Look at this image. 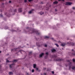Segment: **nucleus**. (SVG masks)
Listing matches in <instances>:
<instances>
[{
	"label": "nucleus",
	"instance_id": "34",
	"mask_svg": "<svg viewBox=\"0 0 75 75\" xmlns=\"http://www.w3.org/2000/svg\"><path fill=\"white\" fill-rule=\"evenodd\" d=\"M24 2H25V3H26V2H27V0H25Z\"/></svg>",
	"mask_w": 75,
	"mask_h": 75
},
{
	"label": "nucleus",
	"instance_id": "2",
	"mask_svg": "<svg viewBox=\"0 0 75 75\" xmlns=\"http://www.w3.org/2000/svg\"><path fill=\"white\" fill-rule=\"evenodd\" d=\"M67 62H68L69 63V69H71V68L73 70H75V66H72V62H70L69 60H67Z\"/></svg>",
	"mask_w": 75,
	"mask_h": 75
},
{
	"label": "nucleus",
	"instance_id": "52",
	"mask_svg": "<svg viewBox=\"0 0 75 75\" xmlns=\"http://www.w3.org/2000/svg\"><path fill=\"white\" fill-rule=\"evenodd\" d=\"M25 33H26V32L25 31Z\"/></svg>",
	"mask_w": 75,
	"mask_h": 75
},
{
	"label": "nucleus",
	"instance_id": "6",
	"mask_svg": "<svg viewBox=\"0 0 75 75\" xmlns=\"http://www.w3.org/2000/svg\"><path fill=\"white\" fill-rule=\"evenodd\" d=\"M33 68H36V70H37V71H38V69L36 67V64H33Z\"/></svg>",
	"mask_w": 75,
	"mask_h": 75
},
{
	"label": "nucleus",
	"instance_id": "20",
	"mask_svg": "<svg viewBox=\"0 0 75 75\" xmlns=\"http://www.w3.org/2000/svg\"><path fill=\"white\" fill-rule=\"evenodd\" d=\"M19 52H20L21 53V54L22 53V52H23V50H20Z\"/></svg>",
	"mask_w": 75,
	"mask_h": 75
},
{
	"label": "nucleus",
	"instance_id": "47",
	"mask_svg": "<svg viewBox=\"0 0 75 75\" xmlns=\"http://www.w3.org/2000/svg\"><path fill=\"white\" fill-rule=\"evenodd\" d=\"M62 50H64V49H63V48H62Z\"/></svg>",
	"mask_w": 75,
	"mask_h": 75
},
{
	"label": "nucleus",
	"instance_id": "15",
	"mask_svg": "<svg viewBox=\"0 0 75 75\" xmlns=\"http://www.w3.org/2000/svg\"><path fill=\"white\" fill-rule=\"evenodd\" d=\"M13 72H9V75H13Z\"/></svg>",
	"mask_w": 75,
	"mask_h": 75
},
{
	"label": "nucleus",
	"instance_id": "14",
	"mask_svg": "<svg viewBox=\"0 0 75 75\" xmlns=\"http://www.w3.org/2000/svg\"><path fill=\"white\" fill-rule=\"evenodd\" d=\"M56 51V50H55L54 49H53L52 50V52H55Z\"/></svg>",
	"mask_w": 75,
	"mask_h": 75
},
{
	"label": "nucleus",
	"instance_id": "29",
	"mask_svg": "<svg viewBox=\"0 0 75 75\" xmlns=\"http://www.w3.org/2000/svg\"><path fill=\"white\" fill-rule=\"evenodd\" d=\"M55 45H56L57 47H58V44H55Z\"/></svg>",
	"mask_w": 75,
	"mask_h": 75
},
{
	"label": "nucleus",
	"instance_id": "10",
	"mask_svg": "<svg viewBox=\"0 0 75 75\" xmlns=\"http://www.w3.org/2000/svg\"><path fill=\"white\" fill-rule=\"evenodd\" d=\"M65 45H66V44L64 43H62L61 44V45H62V46L63 47H64V46H65Z\"/></svg>",
	"mask_w": 75,
	"mask_h": 75
},
{
	"label": "nucleus",
	"instance_id": "30",
	"mask_svg": "<svg viewBox=\"0 0 75 75\" xmlns=\"http://www.w3.org/2000/svg\"><path fill=\"white\" fill-rule=\"evenodd\" d=\"M16 11H17V9H15L14 10V12H16Z\"/></svg>",
	"mask_w": 75,
	"mask_h": 75
},
{
	"label": "nucleus",
	"instance_id": "22",
	"mask_svg": "<svg viewBox=\"0 0 75 75\" xmlns=\"http://www.w3.org/2000/svg\"><path fill=\"white\" fill-rule=\"evenodd\" d=\"M72 61H73V62H75V59H72Z\"/></svg>",
	"mask_w": 75,
	"mask_h": 75
},
{
	"label": "nucleus",
	"instance_id": "9",
	"mask_svg": "<svg viewBox=\"0 0 75 75\" xmlns=\"http://www.w3.org/2000/svg\"><path fill=\"white\" fill-rule=\"evenodd\" d=\"M18 50H19V49L18 48H15L14 49H12L11 51H17Z\"/></svg>",
	"mask_w": 75,
	"mask_h": 75
},
{
	"label": "nucleus",
	"instance_id": "45",
	"mask_svg": "<svg viewBox=\"0 0 75 75\" xmlns=\"http://www.w3.org/2000/svg\"><path fill=\"white\" fill-rule=\"evenodd\" d=\"M45 74V75H46V73H45V74Z\"/></svg>",
	"mask_w": 75,
	"mask_h": 75
},
{
	"label": "nucleus",
	"instance_id": "40",
	"mask_svg": "<svg viewBox=\"0 0 75 75\" xmlns=\"http://www.w3.org/2000/svg\"><path fill=\"white\" fill-rule=\"evenodd\" d=\"M2 11L1 10H0V12H1Z\"/></svg>",
	"mask_w": 75,
	"mask_h": 75
},
{
	"label": "nucleus",
	"instance_id": "18",
	"mask_svg": "<svg viewBox=\"0 0 75 75\" xmlns=\"http://www.w3.org/2000/svg\"><path fill=\"white\" fill-rule=\"evenodd\" d=\"M58 3V1H55L53 2V4H57Z\"/></svg>",
	"mask_w": 75,
	"mask_h": 75
},
{
	"label": "nucleus",
	"instance_id": "38",
	"mask_svg": "<svg viewBox=\"0 0 75 75\" xmlns=\"http://www.w3.org/2000/svg\"><path fill=\"white\" fill-rule=\"evenodd\" d=\"M15 30H13V29H12V31H14Z\"/></svg>",
	"mask_w": 75,
	"mask_h": 75
},
{
	"label": "nucleus",
	"instance_id": "37",
	"mask_svg": "<svg viewBox=\"0 0 75 75\" xmlns=\"http://www.w3.org/2000/svg\"><path fill=\"white\" fill-rule=\"evenodd\" d=\"M67 44H68L70 45V44H71V43H69V42H68L67 43Z\"/></svg>",
	"mask_w": 75,
	"mask_h": 75
},
{
	"label": "nucleus",
	"instance_id": "26",
	"mask_svg": "<svg viewBox=\"0 0 75 75\" xmlns=\"http://www.w3.org/2000/svg\"><path fill=\"white\" fill-rule=\"evenodd\" d=\"M44 47H47V44H45V45H44Z\"/></svg>",
	"mask_w": 75,
	"mask_h": 75
},
{
	"label": "nucleus",
	"instance_id": "25",
	"mask_svg": "<svg viewBox=\"0 0 75 75\" xmlns=\"http://www.w3.org/2000/svg\"><path fill=\"white\" fill-rule=\"evenodd\" d=\"M32 72H34V69H33L32 70Z\"/></svg>",
	"mask_w": 75,
	"mask_h": 75
},
{
	"label": "nucleus",
	"instance_id": "7",
	"mask_svg": "<svg viewBox=\"0 0 75 75\" xmlns=\"http://www.w3.org/2000/svg\"><path fill=\"white\" fill-rule=\"evenodd\" d=\"M34 10V9H32L31 11H29L28 13L29 14H31V13H33V11Z\"/></svg>",
	"mask_w": 75,
	"mask_h": 75
},
{
	"label": "nucleus",
	"instance_id": "36",
	"mask_svg": "<svg viewBox=\"0 0 75 75\" xmlns=\"http://www.w3.org/2000/svg\"><path fill=\"white\" fill-rule=\"evenodd\" d=\"M33 0H28L29 1H33Z\"/></svg>",
	"mask_w": 75,
	"mask_h": 75
},
{
	"label": "nucleus",
	"instance_id": "32",
	"mask_svg": "<svg viewBox=\"0 0 75 75\" xmlns=\"http://www.w3.org/2000/svg\"><path fill=\"white\" fill-rule=\"evenodd\" d=\"M35 40H39V39H37V38H35Z\"/></svg>",
	"mask_w": 75,
	"mask_h": 75
},
{
	"label": "nucleus",
	"instance_id": "43",
	"mask_svg": "<svg viewBox=\"0 0 75 75\" xmlns=\"http://www.w3.org/2000/svg\"><path fill=\"white\" fill-rule=\"evenodd\" d=\"M55 11H57V9H55Z\"/></svg>",
	"mask_w": 75,
	"mask_h": 75
},
{
	"label": "nucleus",
	"instance_id": "46",
	"mask_svg": "<svg viewBox=\"0 0 75 75\" xmlns=\"http://www.w3.org/2000/svg\"><path fill=\"white\" fill-rule=\"evenodd\" d=\"M46 69L45 68H44V69Z\"/></svg>",
	"mask_w": 75,
	"mask_h": 75
},
{
	"label": "nucleus",
	"instance_id": "8",
	"mask_svg": "<svg viewBox=\"0 0 75 75\" xmlns=\"http://www.w3.org/2000/svg\"><path fill=\"white\" fill-rule=\"evenodd\" d=\"M18 11L19 13H21L22 12V8H20L18 9Z\"/></svg>",
	"mask_w": 75,
	"mask_h": 75
},
{
	"label": "nucleus",
	"instance_id": "44",
	"mask_svg": "<svg viewBox=\"0 0 75 75\" xmlns=\"http://www.w3.org/2000/svg\"><path fill=\"white\" fill-rule=\"evenodd\" d=\"M5 15H7V13H5Z\"/></svg>",
	"mask_w": 75,
	"mask_h": 75
},
{
	"label": "nucleus",
	"instance_id": "24",
	"mask_svg": "<svg viewBox=\"0 0 75 75\" xmlns=\"http://www.w3.org/2000/svg\"><path fill=\"white\" fill-rule=\"evenodd\" d=\"M6 62H10L7 60V59H6Z\"/></svg>",
	"mask_w": 75,
	"mask_h": 75
},
{
	"label": "nucleus",
	"instance_id": "4",
	"mask_svg": "<svg viewBox=\"0 0 75 75\" xmlns=\"http://www.w3.org/2000/svg\"><path fill=\"white\" fill-rule=\"evenodd\" d=\"M71 54L73 55H75V51L74 50H71Z\"/></svg>",
	"mask_w": 75,
	"mask_h": 75
},
{
	"label": "nucleus",
	"instance_id": "39",
	"mask_svg": "<svg viewBox=\"0 0 75 75\" xmlns=\"http://www.w3.org/2000/svg\"><path fill=\"white\" fill-rule=\"evenodd\" d=\"M41 4H43V3H42V2H41V3H40Z\"/></svg>",
	"mask_w": 75,
	"mask_h": 75
},
{
	"label": "nucleus",
	"instance_id": "28",
	"mask_svg": "<svg viewBox=\"0 0 75 75\" xmlns=\"http://www.w3.org/2000/svg\"><path fill=\"white\" fill-rule=\"evenodd\" d=\"M58 1H64V0H58Z\"/></svg>",
	"mask_w": 75,
	"mask_h": 75
},
{
	"label": "nucleus",
	"instance_id": "1",
	"mask_svg": "<svg viewBox=\"0 0 75 75\" xmlns=\"http://www.w3.org/2000/svg\"><path fill=\"white\" fill-rule=\"evenodd\" d=\"M30 30L28 31L29 33H36L37 35H40V31L35 29L31 28H27Z\"/></svg>",
	"mask_w": 75,
	"mask_h": 75
},
{
	"label": "nucleus",
	"instance_id": "50",
	"mask_svg": "<svg viewBox=\"0 0 75 75\" xmlns=\"http://www.w3.org/2000/svg\"><path fill=\"white\" fill-rule=\"evenodd\" d=\"M41 75H42V74H41Z\"/></svg>",
	"mask_w": 75,
	"mask_h": 75
},
{
	"label": "nucleus",
	"instance_id": "48",
	"mask_svg": "<svg viewBox=\"0 0 75 75\" xmlns=\"http://www.w3.org/2000/svg\"><path fill=\"white\" fill-rule=\"evenodd\" d=\"M1 53V51H0V53Z\"/></svg>",
	"mask_w": 75,
	"mask_h": 75
},
{
	"label": "nucleus",
	"instance_id": "11",
	"mask_svg": "<svg viewBox=\"0 0 75 75\" xmlns=\"http://www.w3.org/2000/svg\"><path fill=\"white\" fill-rule=\"evenodd\" d=\"M46 54L47 55L45 57V58H47V55H48V52H47L46 53Z\"/></svg>",
	"mask_w": 75,
	"mask_h": 75
},
{
	"label": "nucleus",
	"instance_id": "17",
	"mask_svg": "<svg viewBox=\"0 0 75 75\" xmlns=\"http://www.w3.org/2000/svg\"><path fill=\"white\" fill-rule=\"evenodd\" d=\"M4 28L5 30H7V29H8V27L7 26H6Z\"/></svg>",
	"mask_w": 75,
	"mask_h": 75
},
{
	"label": "nucleus",
	"instance_id": "19",
	"mask_svg": "<svg viewBox=\"0 0 75 75\" xmlns=\"http://www.w3.org/2000/svg\"><path fill=\"white\" fill-rule=\"evenodd\" d=\"M36 44L37 45H38V47H40V45L39 42H37Z\"/></svg>",
	"mask_w": 75,
	"mask_h": 75
},
{
	"label": "nucleus",
	"instance_id": "16",
	"mask_svg": "<svg viewBox=\"0 0 75 75\" xmlns=\"http://www.w3.org/2000/svg\"><path fill=\"white\" fill-rule=\"evenodd\" d=\"M39 13L40 15H42V14H44V12H40Z\"/></svg>",
	"mask_w": 75,
	"mask_h": 75
},
{
	"label": "nucleus",
	"instance_id": "42",
	"mask_svg": "<svg viewBox=\"0 0 75 75\" xmlns=\"http://www.w3.org/2000/svg\"><path fill=\"white\" fill-rule=\"evenodd\" d=\"M9 3H11V1H9Z\"/></svg>",
	"mask_w": 75,
	"mask_h": 75
},
{
	"label": "nucleus",
	"instance_id": "49",
	"mask_svg": "<svg viewBox=\"0 0 75 75\" xmlns=\"http://www.w3.org/2000/svg\"><path fill=\"white\" fill-rule=\"evenodd\" d=\"M1 67V66H0V68Z\"/></svg>",
	"mask_w": 75,
	"mask_h": 75
},
{
	"label": "nucleus",
	"instance_id": "5",
	"mask_svg": "<svg viewBox=\"0 0 75 75\" xmlns=\"http://www.w3.org/2000/svg\"><path fill=\"white\" fill-rule=\"evenodd\" d=\"M72 4V3L67 2L66 3V5H67L70 6Z\"/></svg>",
	"mask_w": 75,
	"mask_h": 75
},
{
	"label": "nucleus",
	"instance_id": "41",
	"mask_svg": "<svg viewBox=\"0 0 75 75\" xmlns=\"http://www.w3.org/2000/svg\"><path fill=\"white\" fill-rule=\"evenodd\" d=\"M49 8H48L47 9L46 8V10H48Z\"/></svg>",
	"mask_w": 75,
	"mask_h": 75
},
{
	"label": "nucleus",
	"instance_id": "23",
	"mask_svg": "<svg viewBox=\"0 0 75 75\" xmlns=\"http://www.w3.org/2000/svg\"><path fill=\"white\" fill-rule=\"evenodd\" d=\"M52 57H57V56H56V55H54L53 56H52Z\"/></svg>",
	"mask_w": 75,
	"mask_h": 75
},
{
	"label": "nucleus",
	"instance_id": "27",
	"mask_svg": "<svg viewBox=\"0 0 75 75\" xmlns=\"http://www.w3.org/2000/svg\"><path fill=\"white\" fill-rule=\"evenodd\" d=\"M57 61H61V60L60 59H57Z\"/></svg>",
	"mask_w": 75,
	"mask_h": 75
},
{
	"label": "nucleus",
	"instance_id": "13",
	"mask_svg": "<svg viewBox=\"0 0 75 75\" xmlns=\"http://www.w3.org/2000/svg\"><path fill=\"white\" fill-rule=\"evenodd\" d=\"M44 55V53H42L41 54H40V57H42V55Z\"/></svg>",
	"mask_w": 75,
	"mask_h": 75
},
{
	"label": "nucleus",
	"instance_id": "31",
	"mask_svg": "<svg viewBox=\"0 0 75 75\" xmlns=\"http://www.w3.org/2000/svg\"><path fill=\"white\" fill-rule=\"evenodd\" d=\"M0 17H2L3 15H2V14H0Z\"/></svg>",
	"mask_w": 75,
	"mask_h": 75
},
{
	"label": "nucleus",
	"instance_id": "21",
	"mask_svg": "<svg viewBox=\"0 0 75 75\" xmlns=\"http://www.w3.org/2000/svg\"><path fill=\"white\" fill-rule=\"evenodd\" d=\"M31 53H32V52H30L29 53V55H31Z\"/></svg>",
	"mask_w": 75,
	"mask_h": 75
},
{
	"label": "nucleus",
	"instance_id": "51",
	"mask_svg": "<svg viewBox=\"0 0 75 75\" xmlns=\"http://www.w3.org/2000/svg\"><path fill=\"white\" fill-rule=\"evenodd\" d=\"M66 67H67V66L66 65Z\"/></svg>",
	"mask_w": 75,
	"mask_h": 75
},
{
	"label": "nucleus",
	"instance_id": "33",
	"mask_svg": "<svg viewBox=\"0 0 75 75\" xmlns=\"http://www.w3.org/2000/svg\"><path fill=\"white\" fill-rule=\"evenodd\" d=\"M52 74H54V71H52Z\"/></svg>",
	"mask_w": 75,
	"mask_h": 75
},
{
	"label": "nucleus",
	"instance_id": "3",
	"mask_svg": "<svg viewBox=\"0 0 75 75\" xmlns=\"http://www.w3.org/2000/svg\"><path fill=\"white\" fill-rule=\"evenodd\" d=\"M17 62V59H15L13 60V64L10 65V67L11 68L13 67V65H14V63H16V62Z\"/></svg>",
	"mask_w": 75,
	"mask_h": 75
},
{
	"label": "nucleus",
	"instance_id": "12",
	"mask_svg": "<svg viewBox=\"0 0 75 75\" xmlns=\"http://www.w3.org/2000/svg\"><path fill=\"white\" fill-rule=\"evenodd\" d=\"M50 37L49 36H44V38L45 39H48V38H49Z\"/></svg>",
	"mask_w": 75,
	"mask_h": 75
},
{
	"label": "nucleus",
	"instance_id": "35",
	"mask_svg": "<svg viewBox=\"0 0 75 75\" xmlns=\"http://www.w3.org/2000/svg\"><path fill=\"white\" fill-rule=\"evenodd\" d=\"M72 9H73V10H75V7H73L72 8Z\"/></svg>",
	"mask_w": 75,
	"mask_h": 75
}]
</instances>
